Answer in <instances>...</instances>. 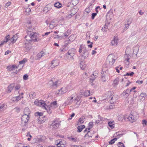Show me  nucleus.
I'll return each mask as SVG.
<instances>
[{"mask_svg": "<svg viewBox=\"0 0 147 147\" xmlns=\"http://www.w3.org/2000/svg\"><path fill=\"white\" fill-rule=\"evenodd\" d=\"M34 30L32 27H29L27 29L28 34L25 36V38H29L33 39L34 41L37 42L40 40L39 39L37 38V34L33 32Z\"/></svg>", "mask_w": 147, "mask_h": 147, "instance_id": "nucleus-1", "label": "nucleus"}, {"mask_svg": "<svg viewBox=\"0 0 147 147\" xmlns=\"http://www.w3.org/2000/svg\"><path fill=\"white\" fill-rule=\"evenodd\" d=\"M117 59V57L115 55L112 54L109 55L106 59V62L108 65L110 67L113 65Z\"/></svg>", "mask_w": 147, "mask_h": 147, "instance_id": "nucleus-2", "label": "nucleus"}, {"mask_svg": "<svg viewBox=\"0 0 147 147\" xmlns=\"http://www.w3.org/2000/svg\"><path fill=\"white\" fill-rule=\"evenodd\" d=\"M26 39L23 41V47L24 50L27 51H29L31 48V45L29 41H33V39L29 38H26Z\"/></svg>", "mask_w": 147, "mask_h": 147, "instance_id": "nucleus-3", "label": "nucleus"}, {"mask_svg": "<svg viewBox=\"0 0 147 147\" xmlns=\"http://www.w3.org/2000/svg\"><path fill=\"white\" fill-rule=\"evenodd\" d=\"M61 121L58 119L56 118L54 119L51 124H50L51 127L53 129L58 128L61 125Z\"/></svg>", "mask_w": 147, "mask_h": 147, "instance_id": "nucleus-4", "label": "nucleus"}, {"mask_svg": "<svg viewBox=\"0 0 147 147\" xmlns=\"http://www.w3.org/2000/svg\"><path fill=\"white\" fill-rule=\"evenodd\" d=\"M57 102L54 101L53 102L51 103V104L48 106L47 105V107H46V110L50 114L52 112L51 110L53 109L54 107L55 108L57 107Z\"/></svg>", "mask_w": 147, "mask_h": 147, "instance_id": "nucleus-5", "label": "nucleus"}, {"mask_svg": "<svg viewBox=\"0 0 147 147\" xmlns=\"http://www.w3.org/2000/svg\"><path fill=\"white\" fill-rule=\"evenodd\" d=\"M124 119L126 121H129L132 123H133L136 121L137 118L135 116L132 114L129 115H125L124 116Z\"/></svg>", "mask_w": 147, "mask_h": 147, "instance_id": "nucleus-6", "label": "nucleus"}, {"mask_svg": "<svg viewBox=\"0 0 147 147\" xmlns=\"http://www.w3.org/2000/svg\"><path fill=\"white\" fill-rule=\"evenodd\" d=\"M34 104L36 105L42 107V108L45 110L46 107H47V105L45 103V102L42 100H39L36 99L34 102Z\"/></svg>", "mask_w": 147, "mask_h": 147, "instance_id": "nucleus-7", "label": "nucleus"}, {"mask_svg": "<svg viewBox=\"0 0 147 147\" xmlns=\"http://www.w3.org/2000/svg\"><path fill=\"white\" fill-rule=\"evenodd\" d=\"M76 53V49H75L72 48L69 49L66 54V55L68 58H71L73 59V56H74Z\"/></svg>", "mask_w": 147, "mask_h": 147, "instance_id": "nucleus-8", "label": "nucleus"}, {"mask_svg": "<svg viewBox=\"0 0 147 147\" xmlns=\"http://www.w3.org/2000/svg\"><path fill=\"white\" fill-rule=\"evenodd\" d=\"M30 118L29 116L24 115L21 118V125L23 126H26Z\"/></svg>", "mask_w": 147, "mask_h": 147, "instance_id": "nucleus-9", "label": "nucleus"}, {"mask_svg": "<svg viewBox=\"0 0 147 147\" xmlns=\"http://www.w3.org/2000/svg\"><path fill=\"white\" fill-rule=\"evenodd\" d=\"M113 94V92L111 91H108L106 92L104 96H103V98L104 99L106 100V99H109L110 98L111 99H112L113 97H112Z\"/></svg>", "mask_w": 147, "mask_h": 147, "instance_id": "nucleus-10", "label": "nucleus"}, {"mask_svg": "<svg viewBox=\"0 0 147 147\" xmlns=\"http://www.w3.org/2000/svg\"><path fill=\"white\" fill-rule=\"evenodd\" d=\"M79 52L80 53L83 52L84 54L85 53H88V52L86 50V47H85V45L83 44L80 45L79 50Z\"/></svg>", "mask_w": 147, "mask_h": 147, "instance_id": "nucleus-11", "label": "nucleus"}, {"mask_svg": "<svg viewBox=\"0 0 147 147\" xmlns=\"http://www.w3.org/2000/svg\"><path fill=\"white\" fill-rule=\"evenodd\" d=\"M55 143L57 144V146L62 147H65L66 146V142L64 140L61 141L59 140H57L55 142Z\"/></svg>", "mask_w": 147, "mask_h": 147, "instance_id": "nucleus-12", "label": "nucleus"}, {"mask_svg": "<svg viewBox=\"0 0 147 147\" xmlns=\"http://www.w3.org/2000/svg\"><path fill=\"white\" fill-rule=\"evenodd\" d=\"M74 100V99L73 97L72 96H70L67 98V101H66L65 102L64 104H65V106L66 105H69L70 104L72 103Z\"/></svg>", "mask_w": 147, "mask_h": 147, "instance_id": "nucleus-13", "label": "nucleus"}, {"mask_svg": "<svg viewBox=\"0 0 147 147\" xmlns=\"http://www.w3.org/2000/svg\"><path fill=\"white\" fill-rule=\"evenodd\" d=\"M20 65L18 66H16L15 65H10L8 66L7 67L8 70L9 71H11V70H13L15 69H17L18 68L19 66Z\"/></svg>", "mask_w": 147, "mask_h": 147, "instance_id": "nucleus-14", "label": "nucleus"}, {"mask_svg": "<svg viewBox=\"0 0 147 147\" xmlns=\"http://www.w3.org/2000/svg\"><path fill=\"white\" fill-rule=\"evenodd\" d=\"M67 91V89L66 87H63L59 90V94H62L65 93Z\"/></svg>", "mask_w": 147, "mask_h": 147, "instance_id": "nucleus-15", "label": "nucleus"}, {"mask_svg": "<svg viewBox=\"0 0 147 147\" xmlns=\"http://www.w3.org/2000/svg\"><path fill=\"white\" fill-rule=\"evenodd\" d=\"M131 58V56L129 54H126L124 55V60L127 61L128 65L129 64V60Z\"/></svg>", "mask_w": 147, "mask_h": 147, "instance_id": "nucleus-16", "label": "nucleus"}, {"mask_svg": "<svg viewBox=\"0 0 147 147\" xmlns=\"http://www.w3.org/2000/svg\"><path fill=\"white\" fill-rule=\"evenodd\" d=\"M59 61L57 60H53L51 62V67L53 68L59 65Z\"/></svg>", "mask_w": 147, "mask_h": 147, "instance_id": "nucleus-17", "label": "nucleus"}, {"mask_svg": "<svg viewBox=\"0 0 147 147\" xmlns=\"http://www.w3.org/2000/svg\"><path fill=\"white\" fill-rule=\"evenodd\" d=\"M30 113L31 111L28 108L26 107L24 109V115L29 116Z\"/></svg>", "mask_w": 147, "mask_h": 147, "instance_id": "nucleus-18", "label": "nucleus"}, {"mask_svg": "<svg viewBox=\"0 0 147 147\" xmlns=\"http://www.w3.org/2000/svg\"><path fill=\"white\" fill-rule=\"evenodd\" d=\"M14 87V84H10L7 88V93H10L13 90Z\"/></svg>", "mask_w": 147, "mask_h": 147, "instance_id": "nucleus-19", "label": "nucleus"}, {"mask_svg": "<svg viewBox=\"0 0 147 147\" xmlns=\"http://www.w3.org/2000/svg\"><path fill=\"white\" fill-rule=\"evenodd\" d=\"M45 54L44 52L42 51H41L40 52L38 53L37 55L36 56L37 59H38L44 56L45 55Z\"/></svg>", "mask_w": 147, "mask_h": 147, "instance_id": "nucleus-20", "label": "nucleus"}, {"mask_svg": "<svg viewBox=\"0 0 147 147\" xmlns=\"http://www.w3.org/2000/svg\"><path fill=\"white\" fill-rule=\"evenodd\" d=\"M130 94V93L129 91V89L128 88L124 91L122 93V94L123 96H126L127 97Z\"/></svg>", "mask_w": 147, "mask_h": 147, "instance_id": "nucleus-21", "label": "nucleus"}, {"mask_svg": "<svg viewBox=\"0 0 147 147\" xmlns=\"http://www.w3.org/2000/svg\"><path fill=\"white\" fill-rule=\"evenodd\" d=\"M119 81V77L116 78L113 81V85L114 86H116L118 85Z\"/></svg>", "mask_w": 147, "mask_h": 147, "instance_id": "nucleus-22", "label": "nucleus"}, {"mask_svg": "<svg viewBox=\"0 0 147 147\" xmlns=\"http://www.w3.org/2000/svg\"><path fill=\"white\" fill-rule=\"evenodd\" d=\"M18 38V34H15L11 38V39L12 40V41L11 42L13 43H15Z\"/></svg>", "mask_w": 147, "mask_h": 147, "instance_id": "nucleus-23", "label": "nucleus"}, {"mask_svg": "<svg viewBox=\"0 0 147 147\" xmlns=\"http://www.w3.org/2000/svg\"><path fill=\"white\" fill-rule=\"evenodd\" d=\"M60 84V82L57 80L55 82H53V83L52 85V86L53 87H54V88L57 87V86H59Z\"/></svg>", "mask_w": 147, "mask_h": 147, "instance_id": "nucleus-24", "label": "nucleus"}, {"mask_svg": "<svg viewBox=\"0 0 147 147\" xmlns=\"http://www.w3.org/2000/svg\"><path fill=\"white\" fill-rule=\"evenodd\" d=\"M96 75H94V73L92 74L91 76L90 79V82L92 83V85H93V84H92L93 82L95 80L96 78L95 76H96Z\"/></svg>", "mask_w": 147, "mask_h": 147, "instance_id": "nucleus-25", "label": "nucleus"}, {"mask_svg": "<svg viewBox=\"0 0 147 147\" xmlns=\"http://www.w3.org/2000/svg\"><path fill=\"white\" fill-rule=\"evenodd\" d=\"M104 71H103V70H102V71L101 72V76L102 78V81L103 82H105L106 81V79L105 78V76H106L105 74L106 72H105V73H104Z\"/></svg>", "mask_w": 147, "mask_h": 147, "instance_id": "nucleus-26", "label": "nucleus"}, {"mask_svg": "<svg viewBox=\"0 0 147 147\" xmlns=\"http://www.w3.org/2000/svg\"><path fill=\"white\" fill-rule=\"evenodd\" d=\"M84 96H88L90 95H91L92 94V92L90 93L89 90H87L85 91H84Z\"/></svg>", "mask_w": 147, "mask_h": 147, "instance_id": "nucleus-27", "label": "nucleus"}, {"mask_svg": "<svg viewBox=\"0 0 147 147\" xmlns=\"http://www.w3.org/2000/svg\"><path fill=\"white\" fill-rule=\"evenodd\" d=\"M84 91L81 90L77 95V97L78 98H81L83 96H84Z\"/></svg>", "mask_w": 147, "mask_h": 147, "instance_id": "nucleus-28", "label": "nucleus"}, {"mask_svg": "<svg viewBox=\"0 0 147 147\" xmlns=\"http://www.w3.org/2000/svg\"><path fill=\"white\" fill-rule=\"evenodd\" d=\"M108 124L109 126L112 129L114 127V123L113 121H110L108 122Z\"/></svg>", "mask_w": 147, "mask_h": 147, "instance_id": "nucleus-29", "label": "nucleus"}, {"mask_svg": "<svg viewBox=\"0 0 147 147\" xmlns=\"http://www.w3.org/2000/svg\"><path fill=\"white\" fill-rule=\"evenodd\" d=\"M10 35L9 34L7 35L5 37L4 40L2 41L3 43H7L8 41L10 40L9 39Z\"/></svg>", "mask_w": 147, "mask_h": 147, "instance_id": "nucleus-30", "label": "nucleus"}, {"mask_svg": "<svg viewBox=\"0 0 147 147\" xmlns=\"http://www.w3.org/2000/svg\"><path fill=\"white\" fill-rule=\"evenodd\" d=\"M85 127V125H83L78 126L77 127L78 132H81L82 130V129Z\"/></svg>", "mask_w": 147, "mask_h": 147, "instance_id": "nucleus-31", "label": "nucleus"}, {"mask_svg": "<svg viewBox=\"0 0 147 147\" xmlns=\"http://www.w3.org/2000/svg\"><path fill=\"white\" fill-rule=\"evenodd\" d=\"M118 40L115 38L113 39L111 42V44L113 45H117V44Z\"/></svg>", "mask_w": 147, "mask_h": 147, "instance_id": "nucleus-32", "label": "nucleus"}, {"mask_svg": "<svg viewBox=\"0 0 147 147\" xmlns=\"http://www.w3.org/2000/svg\"><path fill=\"white\" fill-rule=\"evenodd\" d=\"M27 59H26L24 58L23 60L19 62L20 65H22V68L24 66V65Z\"/></svg>", "mask_w": 147, "mask_h": 147, "instance_id": "nucleus-33", "label": "nucleus"}, {"mask_svg": "<svg viewBox=\"0 0 147 147\" xmlns=\"http://www.w3.org/2000/svg\"><path fill=\"white\" fill-rule=\"evenodd\" d=\"M93 123L92 122H90L89 123L88 126L89 127L88 128L86 129V131L87 130H90L91 128H92L93 126Z\"/></svg>", "mask_w": 147, "mask_h": 147, "instance_id": "nucleus-34", "label": "nucleus"}, {"mask_svg": "<svg viewBox=\"0 0 147 147\" xmlns=\"http://www.w3.org/2000/svg\"><path fill=\"white\" fill-rule=\"evenodd\" d=\"M84 133H86L88 136L90 137H92V134L91 133V132L90 131V130H87L86 131V129L84 130Z\"/></svg>", "mask_w": 147, "mask_h": 147, "instance_id": "nucleus-35", "label": "nucleus"}, {"mask_svg": "<svg viewBox=\"0 0 147 147\" xmlns=\"http://www.w3.org/2000/svg\"><path fill=\"white\" fill-rule=\"evenodd\" d=\"M85 118L84 116H82L79 119V123H82L84 121Z\"/></svg>", "mask_w": 147, "mask_h": 147, "instance_id": "nucleus-36", "label": "nucleus"}, {"mask_svg": "<svg viewBox=\"0 0 147 147\" xmlns=\"http://www.w3.org/2000/svg\"><path fill=\"white\" fill-rule=\"evenodd\" d=\"M67 50V48L65 47V46H63L60 49L61 52H63L66 51Z\"/></svg>", "mask_w": 147, "mask_h": 147, "instance_id": "nucleus-37", "label": "nucleus"}, {"mask_svg": "<svg viewBox=\"0 0 147 147\" xmlns=\"http://www.w3.org/2000/svg\"><path fill=\"white\" fill-rule=\"evenodd\" d=\"M85 57L82 56L80 58V63H82L83 64L84 63V60Z\"/></svg>", "mask_w": 147, "mask_h": 147, "instance_id": "nucleus-38", "label": "nucleus"}, {"mask_svg": "<svg viewBox=\"0 0 147 147\" xmlns=\"http://www.w3.org/2000/svg\"><path fill=\"white\" fill-rule=\"evenodd\" d=\"M61 4L59 2L56 3L54 4V7L58 8L61 7Z\"/></svg>", "mask_w": 147, "mask_h": 147, "instance_id": "nucleus-39", "label": "nucleus"}, {"mask_svg": "<svg viewBox=\"0 0 147 147\" xmlns=\"http://www.w3.org/2000/svg\"><path fill=\"white\" fill-rule=\"evenodd\" d=\"M55 26L56 25L55 24H54V23L52 22L50 23L49 26L50 28L51 29H53Z\"/></svg>", "mask_w": 147, "mask_h": 147, "instance_id": "nucleus-40", "label": "nucleus"}, {"mask_svg": "<svg viewBox=\"0 0 147 147\" xmlns=\"http://www.w3.org/2000/svg\"><path fill=\"white\" fill-rule=\"evenodd\" d=\"M80 67L82 69H85L86 67V65L84 64V63L83 64L82 63H80Z\"/></svg>", "mask_w": 147, "mask_h": 147, "instance_id": "nucleus-41", "label": "nucleus"}, {"mask_svg": "<svg viewBox=\"0 0 147 147\" xmlns=\"http://www.w3.org/2000/svg\"><path fill=\"white\" fill-rule=\"evenodd\" d=\"M117 140V138H114L113 139H112L109 142V144H113L115 141H116Z\"/></svg>", "mask_w": 147, "mask_h": 147, "instance_id": "nucleus-42", "label": "nucleus"}, {"mask_svg": "<svg viewBox=\"0 0 147 147\" xmlns=\"http://www.w3.org/2000/svg\"><path fill=\"white\" fill-rule=\"evenodd\" d=\"M23 96H22L21 98L20 96H17L16 97H13V99H16V100H17V101H18L20 100L21 98H23Z\"/></svg>", "mask_w": 147, "mask_h": 147, "instance_id": "nucleus-43", "label": "nucleus"}, {"mask_svg": "<svg viewBox=\"0 0 147 147\" xmlns=\"http://www.w3.org/2000/svg\"><path fill=\"white\" fill-rule=\"evenodd\" d=\"M134 73L133 72H131L130 73H127L126 74L124 75L125 76H132L134 74Z\"/></svg>", "mask_w": 147, "mask_h": 147, "instance_id": "nucleus-44", "label": "nucleus"}, {"mask_svg": "<svg viewBox=\"0 0 147 147\" xmlns=\"http://www.w3.org/2000/svg\"><path fill=\"white\" fill-rule=\"evenodd\" d=\"M107 25L106 24H105L104 25V27H103L102 28V29H101L102 30L103 32H107Z\"/></svg>", "mask_w": 147, "mask_h": 147, "instance_id": "nucleus-45", "label": "nucleus"}, {"mask_svg": "<svg viewBox=\"0 0 147 147\" xmlns=\"http://www.w3.org/2000/svg\"><path fill=\"white\" fill-rule=\"evenodd\" d=\"M43 115V113H39V112H37L35 113V115L36 116H42Z\"/></svg>", "mask_w": 147, "mask_h": 147, "instance_id": "nucleus-46", "label": "nucleus"}, {"mask_svg": "<svg viewBox=\"0 0 147 147\" xmlns=\"http://www.w3.org/2000/svg\"><path fill=\"white\" fill-rule=\"evenodd\" d=\"M118 146L119 147H125L124 144L120 142H119L118 144Z\"/></svg>", "mask_w": 147, "mask_h": 147, "instance_id": "nucleus-47", "label": "nucleus"}, {"mask_svg": "<svg viewBox=\"0 0 147 147\" xmlns=\"http://www.w3.org/2000/svg\"><path fill=\"white\" fill-rule=\"evenodd\" d=\"M98 121H100L103 120L104 118L102 117L100 115H98Z\"/></svg>", "mask_w": 147, "mask_h": 147, "instance_id": "nucleus-48", "label": "nucleus"}, {"mask_svg": "<svg viewBox=\"0 0 147 147\" xmlns=\"http://www.w3.org/2000/svg\"><path fill=\"white\" fill-rule=\"evenodd\" d=\"M70 139L71 141H73L74 142H76L78 141V139L76 138H70Z\"/></svg>", "mask_w": 147, "mask_h": 147, "instance_id": "nucleus-49", "label": "nucleus"}, {"mask_svg": "<svg viewBox=\"0 0 147 147\" xmlns=\"http://www.w3.org/2000/svg\"><path fill=\"white\" fill-rule=\"evenodd\" d=\"M97 15V13H93L92 14V20L94 19L95 17Z\"/></svg>", "mask_w": 147, "mask_h": 147, "instance_id": "nucleus-50", "label": "nucleus"}, {"mask_svg": "<svg viewBox=\"0 0 147 147\" xmlns=\"http://www.w3.org/2000/svg\"><path fill=\"white\" fill-rule=\"evenodd\" d=\"M129 25V24L128 23L127 24H125V27L124 29V30L125 31L128 28Z\"/></svg>", "mask_w": 147, "mask_h": 147, "instance_id": "nucleus-51", "label": "nucleus"}, {"mask_svg": "<svg viewBox=\"0 0 147 147\" xmlns=\"http://www.w3.org/2000/svg\"><path fill=\"white\" fill-rule=\"evenodd\" d=\"M147 121L145 119H143L142 121V124L144 125H145V126L147 125Z\"/></svg>", "mask_w": 147, "mask_h": 147, "instance_id": "nucleus-52", "label": "nucleus"}, {"mask_svg": "<svg viewBox=\"0 0 147 147\" xmlns=\"http://www.w3.org/2000/svg\"><path fill=\"white\" fill-rule=\"evenodd\" d=\"M20 85H17L15 87V89L16 90H18L20 88Z\"/></svg>", "mask_w": 147, "mask_h": 147, "instance_id": "nucleus-53", "label": "nucleus"}, {"mask_svg": "<svg viewBox=\"0 0 147 147\" xmlns=\"http://www.w3.org/2000/svg\"><path fill=\"white\" fill-rule=\"evenodd\" d=\"M28 75L27 74H25L23 76V79L24 80H27L28 79Z\"/></svg>", "mask_w": 147, "mask_h": 147, "instance_id": "nucleus-54", "label": "nucleus"}, {"mask_svg": "<svg viewBox=\"0 0 147 147\" xmlns=\"http://www.w3.org/2000/svg\"><path fill=\"white\" fill-rule=\"evenodd\" d=\"M114 107L115 105L113 104H112L109 106V109H112Z\"/></svg>", "mask_w": 147, "mask_h": 147, "instance_id": "nucleus-55", "label": "nucleus"}, {"mask_svg": "<svg viewBox=\"0 0 147 147\" xmlns=\"http://www.w3.org/2000/svg\"><path fill=\"white\" fill-rule=\"evenodd\" d=\"M140 96L142 97H145L146 96V94L144 93H142L140 94Z\"/></svg>", "mask_w": 147, "mask_h": 147, "instance_id": "nucleus-56", "label": "nucleus"}, {"mask_svg": "<svg viewBox=\"0 0 147 147\" xmlns=\"http://www.w3.org/2000/svg\"><path fill=\"white\" fill-rule=\"evenodd\" d=\"M90 137L89 136H88V135L87 134V133H86V134L84 136V138L85 139H87L88 138H89Z\"/></svg>", "mask_w": 147, "mask_h": 147, "instance_id": "nucleus-57", "label": "nucleus"}, {"mask_svg": "<svg viewBox=\"0 0 147 147\" xmlns=\"http://www.w3.org/2000/svg\"><path fill=\"white\" fill-rule=\"evenodd\" d=\"M31 9L30 8H27L26 9L25 11L26 12L29 13L31 11Z\"/></svg>", "mask_w": 147, "mask_h": 147, "instance_id": "nucleus-58", "label": "nucleus"}, {"mask_svg": "<svg viewBox=\"0 0 147 147\" xmlns=\"http://www.w3.org/2000/svg\"><path fill=\"white\" fill-rule=\"evenodd\" d=\"M5 105L4 104H0V111L4 107Z\"/></svg>", "mask_w": 147, "mask_h": 147, "instance_id": "nucleus-59", "label": "nucleus"}, {"mask_svg": "<svg viewBox=\"0 0 147 147\" xmlns=\"http://www.w3.org/2000/svg\"><path fill=\"white\" fill-rule=\"evenodd\" d=\"M11 4V3L10 2H8L5 4V6L6 7H8Z\"/></svg>", "mask_w": 147, "mask_h": 147, "instance_id": "nucleus-60", "label": "nucleus"}, {"mask_svg": "<svg viewBox=\"0 0 147 147\" xmlns=\"http://www.w3.org/2000/svg\"><path fill=\"white\" fill-rule=\"evenodd\" d=\"M119 66L115 68V69L116 70V71L118 73H119L120 72L119 70Z\"/></svg>", "mask_w": 147, "mask_h": 147, "instance_id": "nucleus-61", "label": "nucleus"}, {"mask_svg": "<svg viewBox=\"0 0 147 147\" xmlns=\"http://www.w3.org/2000/svg\"><path fill=\"white\" fill-rule=\"evenodd\" d=\"M9 53H11V51H7L5 52V54L6 55H7L9 54Z\"/></svg>", "mask_w": 147, "mask_h": 147, "instance_id": "nucleus-62", "label": "nucleus"}, {"mask_svg": "<svg viewBox=\"0 0 147 147\" xmlns=\"http://www.w3.org/2000/svg\"><path fill=\"white\" fill-rule=\"evenodd\" d=\"M143 82V81H139V80H137L136 82L137 83H138L139 84H142V83Z\"/></svg>", "mask_w": 147, "mask_h": 147, "instance_id": "nucleus-63", "label": "nucleus"}, {"mask_svg": "<svg viewBox=\"0 0 147 147\" xmlns=\"http://www.w3.org/2000/svg\"><path fill=\"white\" fill-rule=\"evenodd\" d=\"M15 110L17 111V112H19L20 110V109L18 107H16L15 108Z\"/></svg>", "mask_w": 147, "mask_h": 147, "instance_id": "nucleus-64", "label": "nucleus"}]
</instances>
